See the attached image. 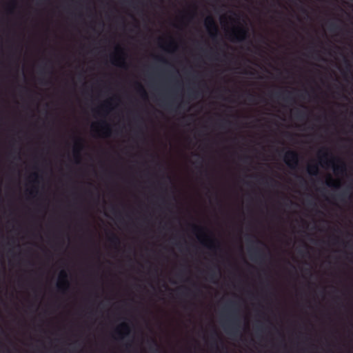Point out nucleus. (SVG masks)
<instances>
[{
	"label": "nucleus",
	"instance_id": "f8f14e48",
	"mask_svg": "<svg viewBox=\"0 0 353 353\" xmlns=\"http://www.w3.org/2000/svg\"><path fill=\"white\" fill-rule=\"evenodd\" d=\"M83 142L81 139H77L73 147V154L77 163L81 160V152L83 148Z\"/></svg>",
	"mask_w": 353,
	"mask_h": 353
},
{
	"label": "nucleus",
	"instance_id": "72a5a7b5",
	"mask_svg": "<svg viewBox=\"0 0 353 353\" xmlns=\"http://www.w3.org/2000/svg\"><path fill=\"white\" fill-rule=\"evenodd\" d=\"M299 177L301 183H305V181L304 180V179L303 177H301V176H299Z\"/></svg>",
	"mask_w": 353,
	"mask_h": 353
},
{
	"label": "nucleus",
	"instance_id": "412c9836",
	"mask_svg": "<svg viewBox=\"0 0 353 353\" xmlns=\"http://www.w3.org/2000/svg\"><path fill=\"white\" fill-rule=\"evenodd\" d=\"M269 181L271 182H274V183L275 184L277 183V182L274 181L272 179H270L264 176H261L259 180V183L263 184H268Z\"/></svg>",
	"mask_w": 353,
	"mask_h": 353
},
{
	"label": "nucleus",
	"instance_id": "473e14b6",
	"mask_svg": "<svg viewBox=\"0 0 353 353\" xmlns=\"http://www.w3.org/2000/svg\"><path fill=\"white\" fill-rule=\"evenodd\" d=\"M301 10L304 14H307V10L305 8H301Z\"/></svg>",
	"mask_w": 353,
	"mask_h": 353
},
{
	"label": "nucleus",
	"instance_id": "a211bd4d",
	"mask_svg": "<svg viewBox=\"0 0 353 353\" xmlns=\"http://www.w3.org/2000/svg\"><path fill=\"white\" fill-rule=\"evenodd\" d=\"M137 91L143 98H147V92L144 87L139 83H137Z\"/></svg>",
	"mask_w": 353,
	"mask_h": 353
},
{
	"label": "nucleus",
	"instance_id": "39448f33",
	"mask_svg": "<svg viewBox=\"0 0 353 353\" xmlns=\"http://www.w3.org/2000/svg\"><path fill=\"white\" fill-rule=\"evenodd\" d=\"M91 129L97 137L108 138L112 134V127L110 124L105 120L93 122L91 124Z\"/></svg>",
	"mask_w": 353,
	"mask_h": 353
},
{
	"label": "nucleus",
	"instance_id": "20e7f679",
	"mask_svg": "<svg viewBox=\"0 0 353 353\" xmlns=\"http://www.w3.org/2000/svg\"><path fill=\"white\" fill-rule=\"evenodd\" d=\"M257 243L262 247L254 248L251 253L250 258L254 263L262 265L265 263L267 257L270 255V253L269 252H265L266 250H268V247L266 243L259 240Z\"/></svg>",
	"mask_w": 353,
	"mask_h": 353
},
{
	"label": "nucleus",
	"instance_id": "f704fd0d",
	"mask_svg": "<svg viewBox=\"0 0 353 353\" xmlns=\"http://www.w3.org/2000/svg\"><path fill=\"white\" fill-rule=\"evenodd\" d=\"M259 307H261L263 310L265 309V306L261 303L259 304Z\"/></svg>",
	"mask_w": 353,
	"mask_h": 353
},
{
	"label": "nucleus",
	"instance_id": "f3484780",
	"mask_svg": "<svg viewBox=\"0 0 353 353\" xmlns=\"http://www.w3.org/2000/svg\"><path fill=\"white\" fill-rule=\"evenodd\" d=\"M307 171L311 176H317L319 173L317 165H309L307 168Z\"/></svg>",
	"mask_w": 353,
	"mask_h": 353
},
{
	"label": "nucleus",
	"instance_id": "0eeeda50",
	"mask_svg": "<svg viewBox=\"0 0 353 353\" xmlns=\"http://www.w3.org/2000/svg\"><path fill=\"white\" fill-rule=\"evenodd\" d=\"M324 152L323 154L321 157V160H326L324 161L325 164L327 165H329L330 163L332 164L333 166V170L335 174H343L346 172V164L344 161H341V159H337V161L339 163V164H335L334 160L335 159L328 161L327 158L330 155V153L328 152L327 149H323Z\"/></svg>",
	"mask_w": 353,
	"mask_h": 353
},
{
	"label": "nucleus",
	"instance_id": "6e6552de",
	"mask_svg": "<svg viewBox=\"0 0 353 353\" xmlns=\"http://www.w3.org/2000/svg\"><path fill=\"white\" fill-rule=\"evenodd\" d=\"M283 160L290 169L296 170L299 167V154L294 150H288L284 154Z\"/></svg>",
	"mask_w": 353,
	"mask_h": 353
},
{
	"label": "nucleus",
	"instance_id": "bb28decb",
	"mask_svg": "<svg viewBox=\"0 0 353 353\" xmlns=\"http://www.w3.org/2000/svg\"><path fill=\"white\" fill-rule=\"evenodd\" d=\"M344 61L345 63L347 70H350L351 65L349 61L347 59H345Z\"/></svg>",
	"mask_w": 353,
	"mask_h": 353
},
{
	"label": "nucleus",
	"instance_id": "e433bc0d",
	"mask_svg": "<svg viewBox=\"0 0 353 353\" xmlns=\"http://www.w3.org/2000/svg\"><path fill=\"white\" fill-rule=\"evenodd\" d=\"M287 134L289 135L290 137H292V135L289 133H287Z\"/></svg>",
	"mask_w": 353,
	"mask_h": 353
},
{
	"label": "nucleus",
	"instance_id": "f03ea898",
	"mask_svg": "<svg viewBox=\"0 0 353 353\" xmlns=\"http://www.w3.org/2000/svg\"><path fill=\"white\" fill-rule=\"evenodd\" d=\"M220 23L225 31L231 30L234 37L241 40L243 39V29L236 27L234 19L228 14H223L220 17Z\"/></svg>",
	"mask_w": 353,
	"mask_h": 353
},
{
	"label": "nucleus",
	"instance_id": "423d86ee",
	"mask_svg": "<svg viewBox=\"0 0 353 353\" xmlns=\"http://www.w3.org/2000/svg\"><path fill=\"white\" fill-rule=\"evenodd\" d=\"M111 63L116 66L125 68L126 54L123 48L117 45L115 47L114 52L110 56Z\"/></svg>",
	"mask_w": 353,
	"mask_h": 353
},
{
	"label": "nucleus",
	"instance_id": "4468645a",
	"mask_svg": "<svg viewBox=\"0 0 353 353\" xmlns=\"http://www.w3.org/2000/svg\"><path fill=\"white\" fill-rule=\"evenodd\" d=\"M292 92L289 91H285L283 92H275L271 93V96H274L278 99H282L286 102L294 101V99L291 96Z\"/></svg>",
	"mask_w": 353,
	"mask_h": 353
},
{
	"label": "nucleus",
	"instance_id": "cd10ccee",
	"mask_svg": "<svg viewBox=\"0 0 353 353\" xmlns=\"http://www.w3.org/2000/svg\"><path fill=\"white\" fill-rule=\"evenodd\" d=\"M257 99H259V101L260 102H264L265 101V98L263 96H261V95H259L257 97Z\"/></svg>",
	"mask_w": 353,
	"mask_h": 353
},
{
	"label": "nucleus",
	"instance_id": "6ab92c4d",
	"mask_svg": "<svg viewBox=\"0 0 353 353\" xmlns=\"http://www.w3.org/2000/svg\"><path fill=\"white\" fill-rule=\"evenodd\" d=\"M295 117L299 120H303L307 117V114L301 110H297L295 113Z\"/></svg>",
	"mask_w": 353,
	"mask_h": 353
},
{
	"label": "nucleus",
	"instance_id": "5701e85b",
	"mask_svg": "<svg viewBox=\"0 0 353 353\" xmlns=\"http://www.w3.org/2000/svg\"><path fill=\"white\" fill-rule=\"evenodd\" d=\"M16 6H17L16 1L15 0L11 1L8 4V6H7L8 10L9 11V12L12 13L16 8Z\"/></svg>",
	"mask_w": 353,
	"mask_h": 353
},
{
	"label": "nucleus",
	"instance_id": "1a4fd4ad",
	"mask_svg": "<svg viewBox=\"0 0 353 353\" xmlns=\"http://www.w3.org/2000/svg\"><path fill=\"white\" fill-rule=\"evenodd\" d=\"M204 26L210 36L212 38L216 37L218 34V26L211 16H208L204 20Z\"/></svg>",
	"mask_w": 353,
	"mask_h": 353
},
{
	"label": "nucleus",
	"instance_id": "9b49d317",
	"mask_svg": "<svg viewBox=\"0 0 353 353\" xmlns=\"http://www.w3.org/2000/svg\"><path fill=\"white\" fill-rule=\"evenodd\" d=\"M114 332L118 335L119 338L124 339L130 334L131 328L128 323L122 322L117 326Z\"/></svg>",
	"mask_w": 353,
	"mask_h": 353
},
{
	"label": "nucleus",
	"instance_id": "2f4dec72",
	"mask_svg": "<svg viewBox=\"0 0 353 353\" xmlns=\"http://www.w3.org/2000/svg\"><path fill=\"white\" fill-rule=\"evenodd\" d=\"M262 272L263 273L266 275L267 276H268V270L266 269H263L262 270Z\"/></svg>",
	"mask_w": 353,
	"mask_h": 353
},
{
	"label": "nucleus",
	"instance_id": "7ed1b4c3",
	"mask_svg": "<svg viewBox=\"0 0 353 353\" xmlns=\"http://www.w3.org/2000/svg\"><path fill=\"white\" fill-rule=\"evenodd\" d=\"M246 1H247V0H244V30H243V32H244V41H245V39L247 38V33H248V23H247L248 17H247V14H245V11L247 10ZM245 51V45L244 44V52ZM246 61H247V59L245 57V55L244 54V76L248 74L247 70L245 68V62H246ZM247 94H248V92H247L246 86H245V81L244 80V98L245 97ZM245 104V103L244 102V105ZM247 119V115H246L245 109L244 108V130L247 127L246 123H245V119ZM245 139H246L245 131L244 130V164L245 163V161H246V159H247V157H246V154H245V152H246ZM244 170H246L245 165H244Z\"/></svg>",
	"mask_w": 353,
	"mask_h": 353
},
{
	"label": "nucleus",
	"instance_id": "ddd939ff",
	"mask_svg": "<svg viewBox=\"0 0 353 353\" xmlns=\"http://www.w3.org/2000/svg\"><path fill=\"white\" fill-rule=\"evenodd\" d=\"M160 46L164 50L170 52H174L178 49L177 43L173 39H170L167 43H161Z\"/></svg>",
	"mask_w": 353,
	"mask_h": 353
},
{
	"label": "nucleus",
	"instance_id": "c9c22d12",
	"mask_svg": "<svg viewBox=\"0 0 353 353\" xmlns=\"http://www.w3.org/2000/svg\"><path fill=\"white\" fill-rule=\"evenodd\" d=\"M245 228L244 227V229H245ZM243 238H244V241H245V239H246V234H245V232H244V236H243Z\"/></svg>",
	"mask_w": 353,
	"mask_h": 353
},
{
	"label": "nucleus",
	"instance_id": "f257e3e1",
	"mask_svg": "<svg viewBox=\"0 0 353 353\" xmlns=\"http://www.w3.org/2000/svg\"><path fill=\"white\" fill-rule=\"evenodd\" d=\"M192 230L196 234V239L205 247L210 250H214L219 247L216 239L212 234L208 233L204 227L193 224Z\"/></svg>",
	"mask_w": 353,
	"mask_h": 353
},
{
	"label": "nucleus",
	"instance_id": "aec40b11",
	"mask_svg": "<svg viewBox=\"0 0 353 353\" xmlns=\"http://www.w3.org/2000/svg\"><path fill=\"white\" fill-rule=\"evenodd\" d=\"M112 103L111 101L108 100L105 101L101 105V108L105 110L107 112H109L112 110Z\"/></svg>",
	"mask_w": 353,
	"mask_h": 353
},
{
	"label": "nucleus",
	"instance_id": "9d476101",
	"mask_svg": "<svg viewBox=\"0 0 353 353\" xmlns=\"http://www.w3.org/2000/svg\"><path fill=\"white\" fill-rule=\"evenodd\" d=\"M57 287L59 290L65 292L68 290L70 287V282L68 281V272L62 270L59 274V279L57 283Z\"/></svg>",
	"mask_w": 353,
	"mask_h": 353
},
{
	"label": "nucleus",
	"instance_id": "b1692460",
	"mask_svg": "<svg viewBox=\"0 0 353 353\" xmlns=\"http://www.w3.org/2000/svg\"><path fill=\"white\" fill-rule=\"evenodd\" d=\"M258 314L259 316H260L261 317H263V319H265L267 320V321H268L270 323H271V322L270 321V320L268 319H266V314L265 312L263 311V310H259L258 312Z\"/></svg>",
	"mask_w": 353,
	"mask_h": 353
},
{
	"label": "nucleus",
	"instance_id": "c756f323",
	"mask_svg": "<svg viewBox=\"0 0 353 353\" xmlns=\"http://www.w3.org/2000/svg\"><path fill=\"white\" fill-rule=\"evenodd\" d=\"M326 184H327V186H329V187H332V186H334V185H333L332 181V180H331V179H330V180H329V181H327V183H326Z\"/></svg>",
	"mask_w": 353,
	"mask_h": 353
},
{
	"label": "nucleus",
	"instance_id": "a878e982",
	"mask_svg": "<svg viewBox=\"0 0 353 353\" xmlns=\"http://www.w3.org/2000/svg\"><path fill=\"white\" fill-rule=\"evenodd\" d=\"M30 176H31V178H32V180L34 181H36L39 177V175H38V173L35 172L32 173Z\"/></svg>",
	"mask_w": 353,
	"mask_h": 353
},
{
	"label": "nucleus",
	"instance_id": "7c9ffc66",
	"mask_svg": "<svg viewBox=\"0 0 353 353\" xmlns=\"http://www.w3.org/2000/svg\"><path fill=\"white\" fill-rule=\"evenodd\" d=\"M346 196V193L345 192H343L341 193L340 195H339V198L342 201L343 200L344 197Z\"/></svg>",
	"mask_w": 353,
	"mask_h": 353
},
{
	"label": "nucleus",
	"instance_id": "c85d7f7f",
	"mask_svg": "<svg viewBox=\"0 0 353 353\" xmlns=\"http://www.w3.org/2000/svg\"><path fill=\"white\" fill-rule=\"evenodd\" d=\"M259 37H260L261 42H263V43L265 42L266 38L263 35L260 34Z\"/></svg>",
	"mask_w": 353,
	"mask_h": 353
},
{
	"label": "nucleus",
	"instance_id": "393cba45",
	"mask_svg": "<svg viewBox=\"0 0 353 353\" xmlns=\"http://www.w3.org/2000/svg\"><path fill=\"white\" fill-rule=\"evenodd\" d=\"M339 28V26L337 24H336L335 23H331L330 24V30H338Z\"/></svg>",
	"mask_w": 353,
	"mask_h": 353
},
{
	"label": "nucleus",
	"instance_id": "4be33fe9",
	"mask_svg": "<svg viewBox=\"0 0 353 353\" xmlns=\"http://www.w3.org/2000/svg\"><path fill=\"white\" fill-rule=\"evenodd\" d=\"M196 12V8H194L192 11H189L187 12L186 15H183L180 19V23H182L183 21L186 18L187 16L190 17V18H193Z\"/></svg>",
	"mask_w": 353,
	"mask_h": 353
},
{
	"label": "nucleus",
	"instance_id": "2eb2a0df",
	"mask_svg": "<svg viewBox=\"0 0 353 353\" xmlns=\"http://www.w3.org/2000/svg\"><path fill=\"white\" fill-rule=\"evenodd\" d=\"M247 264V262L245 259H244V267ZM245 274H244V296L247 294V289L245 288ZM246 305H245V301L244 300V334H245V332L248 328V323H247V317H246ZM245 339H244V353H245Z\"/></svg>",
	"mask_w": 353,
	"mask_h": 353
},
{
	"label": "nucleus",
	"instance_id": "dca6fc26",
	"mask_svg": "<svg viewBox=\"0 0 353 353\" xmlns=\"http://www.w3.org/2000/svg\"><path fill=\"white\" fill-rule=\"evenodd\" d=\"M254 330L257 335H260L266 330V327L263 322L259 321L254 325Z\"/></svg>",
	"mask_w": 353,
	"mask_h": 353
}]
</instances>
